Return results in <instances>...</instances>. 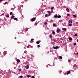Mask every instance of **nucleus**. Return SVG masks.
Returning <instances> with one entry per match:
<instances>
[{"label":"nucleus","mask_w":78,"mask_h":78,"mask_svg":"<svg viewBox=\"0 0 78 78\" xmlns=\"http://www.w3.org/2000/svg\"><path fill=\"white\" fill-rule=\"evenodd\" d=\"M54 17L55 18H61V16L60 15H59V16H58V15L56 14L54 15Z\"/></svg>","instance_id":"f257e3e1"},{"label":"nucleus","mask_w":78,"mask_h":78,"mask_svg":"<svg viewBox=\"0 0 78 78\" xmlns=\"http://www.w3.org/2000/svg\"><path fill=\"white\" fill-rule=\"evenodd\" d=\"M60 31V29L58 28L57 30V32L58 33Z\"/></svg>","instance_id":"f03ea898"},{"label":"nucleus","mask_w":78,"mask_h":78,"mask_svg":"<svg viewBox=\"0 0 78 78\" xmlns=\"http://www.w3.org/2000/svg\"><path fill=\"white\" fill-rule=\"evenodd\" d=\"M59 48V47L58 46H56V47H53V48H54V49H57V48Z\"/></svg>","instance_id":"7ed1b4c3"},{"label":"nucleus","mask_w":78,"mask_h":78,"mask_svg":"<svg viewBox=\"0 0 78 78\" xmlns=\"http://www.w3.org/2000/svg\"><path fill=\"white\" fill-rule=\"evenodd\" d=\"M30 66L29 65H27L25 67L27 69H29V66Z\"/></svg>","instance_id":"20e7f679"},{"label":"nucleus","mask_w":78,"mask_h":78,"mask_svg":"<svg viewBox=\"0 0 78 78\" xmlns=\"http://www.w3.org/2000/svg\"><path fill=\"white\" fill-rule=\"evenodd\" d=\"M5 16L6 17H9V15L8 14L5 15Z\"/></svg>","instance_id":"39448f33"},{"label":"nucleus","mask_w":78,"mask_h":78,"mask_svg":"<svg viewBox=\"0 0 78 78\" xmlns=\"http://www.w3.org/2000/svg\"><path fill=\"white\" fill-rule=\"evenodd\" d=\"M35 20V18H33L32 19V22H34V21Z\"/></svg>","instance_id":"423d86ee"},{"label":"nucleus","mask_w":78,"mask_h":78,"mask_svg":"<svg viewBox=\"0 0 78 78\" xmlns=\"http://www.w3.org/2000/svg\"><path fill=\"white\" fill-rule=\"evenodd\" d=\"M66 11H67V12H70V11L69 10V8L67 9Z\"/></svg>","instance_id":"0eeeda50"},{"label":"nucleus","mask_w":78,"mask_h":78,"mask_svg":"<svg viewBox=\"0 0 78 78\" xmlns=\"http://www.w3.org/2000/svg\"><path fill=\"white\" fill-rule=\"evenodd\" d=\"M16 61L17 62H20V60H19V59H18L16 60Z\"/></svg>","instance_id":"6e6552de"},{"label":"nucleus","mask_w":78,"mask_h":78,"mask_svg":"<svg viewBox=\"0 0 78 78\" xmlns=\"http://www.w3.org/2000/svg\"><path fill=\"white\" fill-rule=\"evenodd\" d=\"M70 73V71H68L67 73V75H68V74H69V73Z\"/></svg>","instance_id":"1a4fd4ad"},{"label":"nucleus","mask_w":78,"mask_h":78,"mask_svg":"<svg viewBox=\"0 0 78 78\" xmlns=\"http://www.w3.org/2000/svg\"><path fill=\"white\" fill-rule=\"evenodd\" d=\"M14 20H17V19L16 18H13Z\"/></svg>","instance_id":"9d476101"},{"label":"nucleus","mask_w":78,"mask_h":78,"mask_svg":"<svg viewBox=\"0 0 78 78\" xmlns=\"http://www.w3.org/2000/svg\"><path fill=\"white\" fill-rule=\"evenodd\" d=\"M59 59H62V56H60L59 57Z\"/></svg>","instance_id":"9b49d317"},{"label":"nucleus","mask_w":78,"mask_h":78,"mask_svg":"<svg viewBox=\"0 0 78 78\" xmlns=\"http://www.w3.org/2000/svg\"><path fill=\"white\" fill-rule=\"evenodd\" d=\"M69 41H72V38H69Z\"/></svg>","instance_id":"f8f14e48"},{"label":"nucleus","mask_w":78,"mask_h":78,"mask_svg":"<svg viewBox=\"0 0 78 78\" xmlns=\"http://www.w3.org/2000/svg\"><path fill=\"white\" fill-rule=\"evenodd\" d=\"M37 44H39V41H37L36 42Z\"/></svg>","instance_id":"ddd939ff"},{"label":"nucleus","mask_w":78,"mask_h":78,"mask_svg":"<svg viewBox=\"0 0 78 78\" xmlns=\"http://www.w3.org/2000/svg\"><path fill=\"white\" fill-rule=\"evenodd\" d=\"M63 30H64V31H66V28H64L63 29Z\"/></svg>","instance_id":"4468645a"},{"label":"nucleus","mask_w":78,"mask_h":78,"mask_svg":"<svg viewBox=\"0 0 78 78\" xmlns=\"http://www.w3.org/2000/svg\"><path fill=\"white\" fill-rule=\"evenodd\" d=\"M13 17H14V15L12 16L11 17V19H13Z\"/></svg>","instance_id":"2eb2a0df"},{"label":"nucleus","mask_w":78,"mask_h":78,"mask_svg":"<svg viewBox=\"0 0 78 78\" xmlns=\"http://www.w3.org/2000/svg\"><path fill=\"white\" fill-rule=\"evenodd\" d=\"M27 77H31V76H30V75H28L27 76Z\"/></svg>","instance_id":"dca6fc26"},{"label":"nucleus","mask_w":78,"mask_h":78,"mask_svg":"<svg viewBox=\"0 0 78 78\" xmlns=\"http://www.w3.org/2000/svg\"><path fill=\"white\" fill-rule=\"evenodd\" d=\"M4 54H6V51H4Z\"/></svg>","instance_id":"f3484780"},{"label":"nucleus","mask_w":78,"mask_h":78,"mask_svg":"<svg viewBox=\"0 0 78 78\" xmlns=\"http://www.w3.org/2000/svg\"><path fill=\"white\" fill-rule=\"evenodd\" d=\"M53 8H54V7H52L51 8V10H53Z\"/></svg>","instance_id":"a211bd4d"},{"label":"nucleus","mask_w":78,"mask_h":78,"mask_svg":"<svg viewBox=\"0 0 78 78\" xmlns=\"http://www.w3.org/2000/svg\"><path fill=\"white\" fill-rule=\"evenodd\" d=\"M48 16V15L47 14H46L45 15V16L46 17H47Z\"/></svg>","instance_id":"6ab92c4d"},{"label":"nucleus","mask_w":78,"mask_h":78,"mask_svg":"<svg viewBox=\"0 0 78 78\" xmlns=\"http://www.w3.org/2000/svg\"><path fill=\"white\" fill-rule=\"evenodd\" d=\"M48 12L49 13H51V12L50 11H48Z\"/></svg>","instance_id":"aec40b11"},{"label":"nucleus","mask_w":78,"mask_h":78,"mask_svg":"<svg viewBox=\"0 0 78 78\" xmlns=\"http://www.w3.org/2000/svg\"><path fill=\"white\" fill-rule=\"evenodd\" d=\"M35 78V77L34 76H32L31 78Z\"/></svg>","instance_id":"412c9836"},{"label":"nucleus","mask_w":78,"mask_h":78,"mask_svg":"<svg viewBox=\"0 0 78 78\" xmlns=\"http://www.w3.org/2000/svg\"><path fill=\"white\" fill-rule=\"evenodd\" d=\"M76 45V43H75L73 45L74 46H75V45Z\"/></svg>","instance_id":"4be33fe9"},{"label":"nucleus","mask_w":78,"mask_h":78,"mask_svg":"<svg viewBox=\"0 0 78 78\" xmlns=\"http://www.w3.org/2000/svg\"><path fill=\"white\" fill-rule=\"evenodd\" d=\"M12 12H10V16H11V15H12Z\"/></svg>","instance_id":"5701e85b"},{"label":"nucleus","mask_w":78,"mask_h":78,"mask_svg":"<svg viewBox=\"0 0 78 78\" xmlns=\"http://www.w3.org/2000/svg\"><path fill=\"white\" fill-rule=\"evenodd\" d=\"M49 37H50V38H51L52 37V36L51 35H50Z\"/></svg>","instance_id":"b1692460"},{"label":"nucleus","mask_w":78,"mask_h":78,"mask_svg":"<svg viewBox=\"0 0 78 78\" xmlns=\"http://www.w3.org/2000/svg\"><path fill=\"white\" fill-rule=\"evenodd\" d=\"M67 15L68 16H70V15L68 13L67 14Z\"/></svg>","instance_id":"393cba45"},{"label":"nucleus","mask_w":78,"mask_h":78,"mask_svg":"<svg viewBox=\"0 0 78 78\" xmlns=\"http://www.w3.org/2000/svg\"><path fill=\"white\" fill-rule=\"evenodd\" d=\"M37 47H38V48H39V47H40V45H37Z\"/></svg>","instance_id":"a878e982"},{"label":"nucleus","mask_w":78,"mask_h":78,"mask_svg":"<svg viewBox=\"0 0 78 78\" xmlns=\"http://www.w3.org/2000/svg\"><path fill=\"white\" fill-rule=\"evenodd\" d=\"M73 17H76V16L75 15H73Z\"/></svg>","instance_id":"bb28decb"},{"label":"nucleus","mask_w":78,"mask_h":78,"mask_svg":"<svg viewBox=\"0 0 78 78\" xmlns=\"http://www.w3.org/2000/svg\"><path fill=\"white\" fill-rule=\"evenodd\" d=\"M55 32L54 31H53V32H52V34H55Z\"/></svg>","instance_id":"cd10ccee"},{"label":"nucleus","mask_w":78,"mask_h":78,"mask_svg":"<svg viewBox=\"0 0 78 78\" xmlns=\"http://www.w3.org/2000/svg\"><path fill=\"white\" fill-rule=\"evenodd\" d=\"M53 27H55V26H56V24H53Z\"/></svg>","instance_id":"c85d7f7f"},{"label":"nucleus","mask_w":78,"mask_h":78,"mask_svg":"<svg viewBox=\"0 0 78 78\" xmlns=\"http://www.w3.org/2000/svg\"><path fill=\"white\" fill-rule=\"evenodd\" d=\"M51 15H50V13H48V16H50Z\"/></svg>","instance_id":"c756f323"},{"label":"nucleus","mask_w":78,"mask_h":78,"mask_svg":"<svg viewBox=\"0 0 78 78\" xmlns=\"http://www.w3.org/2000/svg\"><path fill=\"white\" fill-rule=\"evenodd\" d=\"M69 26H70V27H72V25H71V24H69Z\"/></svg>","instance_id":"7c9ffc66"},{"label":"nucleus","mask_w":78,"mask_h":78,"mask_svg":"<svg viewBox=\"0 0 78 78\" xmlns=\"http://www.w3.org/2000/svg\"><path fill=\"white\" fill-rule=\"evenodd\" d=\"M34 40V39L32 38V39H31V41H33Z\"/></svg>","instance_id":"2f4dec72"},{"label":"nucleus","mask_w":78,"mask_h":78,"mask_svg":"<svg viewBox=\"0 0 78 78\" xmlns=\"http://www.w3.org/2000/svg\"><path fill=\"white\" fill-rule=\"evenodd\" d=\"M47 22H45V23H44V24L45 25H46L47 24Z\"/></svg>","instance_id":"473e14b6"},{"label":"nucleus","mask_w":78,"mask_h":78,"mask_svg":"<svg viewBox=\"0 0 78 78\" xmlns=\"http://www.w3.org/2000/svg\"><path fill=\"white\" fill-rule=\"evenodd\" d=\"M68 61L69 63L70 62V60H68Z\"/></svg>","instance_id":"72a5a7b5"},{"label":"nucleus","mask_w":78,"mask_h":78,"mask_svg":"<svg viewBox=\"0 0 78 78\" xmlns=\"http://www.w3.org/2000/svg\"><path fill=\"white\" fill-rule=\"evenodd\" d=\"M74 36H77V34H75L74 35Z\"/></svg>","instance_id":"f704fd0d"},{"label":"nucleus","mask_w":78,"mask_h":78,"mask_svg":"<svg viewBox=\"0 0 78 78\" xmlns=\"http://www.w3.org/2000/svg\"><path fill=\"white\" fill-rule=\"evenodd\" d=\"M20 78H22L23 76H20Z\"/></svg>","instance_id":"c9c22d12"},{"label":"nucleus","mask_w":78,"mask_h":78,"mask_svg":"<svg viewBox=\"0 0 78 78\" xmlns=\"http://www.w3.org/2000/svg\"><path fill=\"white\" fill-rule=\"evenodd\" d=\"M37 23H35V25H37Z\"/></svg>","instance_id":"e433bc0d"},{"label":"nucleus","mask_w":78,"mask_h":78,"mask_svg":"<svg viewBox=\"0 0 78 78\" xmlns=\"http://www.w3.org/2000/svg\"><path fill=\"white\" fill-rule=\"evenodd\" d=\"M18 70H19V71H21V69H18Z\"/></svg>","instance_id":"4c0bfd02"},{"label":"nucleus","mask_w":78,"mask_h":78,"mask_svg":"<svg viewBox=\"0 0 78 78\" xmlns=\"http://www.w3.org/2000/svg\"><path fill=\"white\" fill-rule=\"evenodd\" d=\"M2 16H4V15H5V14H4V13H2Z\"/></svg>","instance_id":"58836bf2"},{"label":"nucleus","mask_w":78,"mask_h":78,"mask_svg":"<svg viewBox=\"0 0 78 78\" xmlns=\"http://www.w3.org/2000/svg\"><path fill=\"white\" fill-rule=\"evenodd\" d=\"M5 4H7V2H5Z\"/></svg>","instance_id":"ea45409f"},{"label":"nucleus","mask_w":78,"mask_h":78,"mask_svg":"<svg viewBox=\"0 0 78 78\" xmlns=\"http://www.w3.org/2000/svg\"><path fill=\"white\" fill-rule=\"evenodd\" d=\"M73 21V20H71V21H70V22H71V23H72Z\"/></svg>","instance_id":"a19ab883"},{"label":"nucleus","mask_w":78,"mask_h":78,"mask_svg":"<svg viewBox=\"0 0 78 78\" xmlns=\"http://www.w3.org/2000/svg\"><path fill=\"white\" fill-rule=\"evenodd\" d=\"M15 39H16V37H15Z\"/></svg>","instance_id":"79ce46f5"},{"label":"nucleus","mask_w":78,"mask_h":78,"mask_svg":"<svg viewBox=\"0 0 78 78\" xmlns=\"http://www.w3.org/2000/svg\"><path fill=\"white\" fill-rule=\"evenodd\" d=\"M68 22L69 23H70V20H69Z\"/></svg>","instance_id":"37998d69"},{"label":"nucleus","mask_w":78,"mask_h":78,"mask_svg":"<svg viewBox=\"0 0 78 78\" xmlns=\"http://www.w3.org/2000/svg\"><path fill=\"white\" fill-rule=\"evenodd\" d=\"M77 42H78V40H77Z\"/></svg>","instance_id":"c03bdc74"},{"label":"nucleus","mask_w":78,"mask_h":78,"mask_svg":"<svg viewBox=\"0 0 78 78\" xmlns=\"http://www.w3.org/2000/svg\"><path fill=\"white\" fill-rule=\"evenodd\" d=\"M77 55H78V52L77 53H76Z\"/></svg>","instance_id":"a18cd8bd"},{"label":"nucleus","mask_w":78,"mask_h":78,"mask_svg":"<svg viewBox=\"0 0 78 78\" xmlns=\"http://www.w3.org/2000/svg\"><path fill=\"white\" fill-rule=\"evenodd\" d=\"M70 25H72V23H71V24H70Z\"/></svg>","instance_id":"49530a36"},{"label":"nucleus","mask_w":78,"mask_h":78,"mask_svg":"<svg viewBox=\"0 0 78 78\" xmlns=\"http://www.w3.org/2000/svg\"><path fill=\"white\" fill-rule=\"evenodd\" d=\"M2 1V0H0V2H1Z\"/></svg>","instance_id":"de8ad7c7"},{"label":"nucleus","mask_w":78,"mask_h":78,"mask_svg":"<svg viewBox=\"0 0 78 78\" xmlns=\"http://www.w3.org/2000/svg\"><path fill=\"white\" fill-rule=\"evenodd\" d=\"M27 30H26V31H27Z\"/></svg>","instance_id":"09e8293b"},{"label":"nucleus","mask_w":78,"mask_h":78,"mask_svg":"<svg viewBox=\"0 0 78 78\" xmlns=\"http://www.w3.org/2000/svg\"><path fill=\"white\" fill-rule=\"evenodd\" d=\"M16 60H17V58H16Z\"/></svg>","instance_id":"8fccbe9b"},{"label":"nucleus","mask_w":78,"mask_h":78,"mask_svg":"<svg viewBox=\"0 0 78 78\" xmlns=\"http://www.w3.org/2000/svg\"><path fill=\"white\" fill-rule=\"evenodd\" d=\"M68 0L70 1V0Z\"/></svg>","instance_id":"3c124183"}]
</instances>
